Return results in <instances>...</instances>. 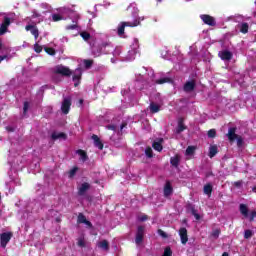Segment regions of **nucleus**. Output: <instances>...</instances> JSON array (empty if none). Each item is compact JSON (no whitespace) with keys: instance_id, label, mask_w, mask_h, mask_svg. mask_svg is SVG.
Returning a JSON list of instances; mask_svg holds the SVG:
<instances>
[{"instance_id":"f257e3e1","label":"nucleus","mask_w":256,"mask_h":256,"mask_svg":"<svg viewBox=\"0 0 256 256\" xmlns=\"http://www.w3.org/2000/svg\"><path fill=\"white\" fill-rule=\"evenodd\" d=\"M54 73L56 75H62V77H71L73 75V71L62 64L55 66Z\"/></svg>"},{"instance_id":"f03ea898","label":"nucleus","mask_w":256,"mask_h":256,"mask_svg":"<svg viewBox=\"0 0 256 256\" xmlns=\"http://www.w3.org/2000/svg\"><path fill=\"white\" fill-rule=\"evenodd\" d=\"M139 20H134L133 22H122L120 26H118V35L122 37L125 35V28L126 27H137L139 25Z\"/></svg>"},{"instance_id":"7ed1b4c3","label":"nucleus","mask_w":256,"mask_h":256,"mask_svg":"<svg viewBox=\"0 0 256 256\" xmlns=\"http://www.w3.org/2000/svg\"><path fill=\"white\" fill-rule=\"evenodd\" d=\"M11 239H13V232L9 231V232H3L0 234V247H2V249H5L7 247V245L9 244V241H11Z\"/></svg>"},{"instance_id":"20e7f679","label":"nucleus","mask_w":256,"mask_h":256,"mask_svg":"<svg viewBox=\"0 0 256 256\" xmlns=\"http://www.w3.org/2000/svg\"><path fill=\"white\" fill-rule=\"evenodd\" d=\"M72 76V81H74V87H79L81 83V77L83 76V69L81 68H76Z\"/></svg>"},{"instance_id":"39448f33","label":"nucleus","mask_w":256,"mask_h":256,"mask_svg":"<svg viewBox=\"0 0 256 256\" xmlns=\"http://www.w3.org/2000/svg\"><path fill=\"white\" fill-rule=\"evenodd\" d=\"M145 237V226H138L136 231L135 243L136 245H141Z\"/></svg>"},{"instance_id":"423d86ee","label":"nucleus","mask_w":256,"mask_h":256,"mask_svg":"<svg viewBox=\"0 0 256 256\" xmlns=\"http://www.w3.org/2000/svg\"><path fill=\"white\" fill-rule=\"evenodd\" d=\"M200 19L205 23V25H209L210 27H215L217 25L215 18L209 14L200 15Z\"/></svg>"},{"instance_id":"0eeeda50","label":"nucleus","mask_w":256,"mask_h":256,"mask_svg":"<svg viewBox=\"0 0 256 256\" xmlns=\"http://www.w3.org/2000/svg\"><path fill=\"white\" fill-rule=\"evenodd\" d=\"M9 25H11V18L5 16L3 18L2 24L0 26V37L2 35H5V33H7L8 29H9Z\"/></svg>"},{"instance_id":"6e6552de","label":"nucleus","mask_w":256,"mask_h":256,"mask_svg":"<svg viewBox=\"0 0 256 256\" xmlns=\"http://www.w3.org/2000/svg\"><path fill=\"white\" fill-rule=\"evenodd\" d=\"M61 111L64 115H69V111H71V98H64L62 101Z\"/></svg>"},{"instance_id":"1a4fd4ad","label":"nucleus","mask_w":256,"mask_h":256,"mask_svg":"<svg viewBox=\"0 0 256 256\" xmlns=\"http://www.w3.org/2000/svg\"><path fill=\"white\" fill-rule=\"evenodd\" d=\"M89 189H91V184H89L88 182H84L80 185V187H78L77 194L79 195V197H83L85 196V193L89 191Z\"/></svg>"},{"instance_id":"9d476101","label":"nucleus","mask_w":256,"mask_h":256,"mask_svg":"<svg viewBox=\"0 0 256 256\" xmlns=\"http://www.w3.org/2000/svg\"><path fill=\"white\" fill-rule=\"evenodd\" d=\"M25 29L27 31H30L31 35H33V37L35 38V40L37 41V39H39V28H37L36 25H26Z\"/></svg>"},{"instance_id":"9b49d317","label":"nucleus","mask_w":256,"mask_h":256,"mask_svg":"<svg viewBox=\"0 0 256 256\" xmlns=\"http://www.w3.org/2000/svg\"><path fill=\"white\" fill-rule=\"evenodd\" d=\"M179 235H180L182 245H187V241H189V236L187 235V228L185 227L180 228Z\"/></svg>"},{"instance_id":"f8f14e48","label":"nucleus","mask_w":256,"mask_h":256,"mask_svg":"<svg viewBox=\"0 0 256 256\" xmlns=\"http://www.w3.org/2000/svg\"><path fill=\"white\" fill-rule=\"evenodd\" d=\"M219 57L222 59V61H231L233 59V53L229 50H223L219 52Z\"/></svg>"},{"instance_id":"ddd939ff","label":"nucleus","mask_w":256,"mask_h":256,"mask_svg":"<svg viewBox=\"0 0 256 256\" xmlns=\"http://www.w3.org/2000/svg\"><path fill=\"white\" fill-rule=\"evenodd\" d=\"M183 91L185 93H191L195 91V81H187L183 86Z\"/></svg>"},{"instance_id":"4468645a","label":"nucleus","mask_w":256,"mask_h":256,"mask_svg":"<svg viewBox=\"0 0 256 256\" xmlns=\"http://www.w3.org/2000/svg\"><path fill=\"white\" fill-rule=\"evenodd\" d=\"M237 29H239L240 33H243V35H247V33H249V23L242 22L237 25Z\"/></svg>"},{"instance_id":"2eb2a0df","label":"nucleus","mask_w":256,"mask_h":256,"mask_svg":"<svg viewBox=\"0 0 256 256\" xmlns=\"http://www.w3.org/2000/svg\"><path fill=\"white\" fill-rule=\"evenodd\" d=\"M92 139L94 140V146L97 147V149H99L100 151H103V142L101 141V138H99V136L93 134L92 135Z\"/></svg>"},{"instance_id":"dca6fc26","label":"nucleus","mask_w":256,"mask_h":256,"mask_svg":"<svg viewBox=\"0 0 256 256\" xmlns=\"http://www.w3.org/2000/svg\"><path fill=\"white\" fill-rule=\"evenodd\" d=\"M186 129H187V126H185L183 118H180L178 120V126L176 128L177 135H179L180 133H183V131H185Z\"/></svg>"},{"instance_id":"f3484780","label":"nucleus","mask_w":256,"mask_h":256,"mask_svg":"<svg viewBox=\"0 0 256 256\" xmlns=\"http://www.w3.org/2000/svg\"><path fill=\"white\" fill-rule=\"evenodd\" d=\"M237 132V128L236 127H231L228 130V139L229 141L233 142L235 141L236 137H238L239 135L236 134Z\"/></svg>"},{"instance_id":"a211bd4d","label":"nucleus","mask_w":256,"mask_h":256,"mask_svg":"<svg viewBox=\"0 0 256 256\" xmlns=\"http://www.w3.org/2000/svg\"><path fill=\"white\" fill-rule=\"evenodd\" d=\"M173 194V186H171V182H166L164 186V197H169Z\"/></svg>"},{"instance_id":"6ab92c4d","label":"nucleus","mask_w":256,"mask_h":256,"mask_svg":"<svg viewBox=\"0 0 256 256\" xmlns=\"http://www.w3.org/2000/svg\"><path fill=\"white\" fill-rule=\"evenodd\" d=\"M51 137L53 141H57V139H63L64 141H66L67 134H65V132H60V133L53 132Z\"/></svg>"},{"instance_id":"aec40b11","label":"nucleus","mask_w":256,"mask_h":256,"mask_svg":"<svg viewBox=\"0 0 256 256\" xmlns=\"http://www.w3.org/2000/svg\"><path fill=\"white\" fill-rule=\"evenodd\" d=\"M218 153L219 148H217V145H212L209 147L208 157H210V159H213V157H215V155H217Z\"/></svg>"},{"instance_id":"412c9836","label":"nucleus","mask_w":256,"mask_h":256,"mask_svg":"<svg viewBox=\"0 0 256 256\" xmlns=\"http://www.w3.org/2000/svg\"><path fill=\"white\" fill-rule=\"evenodd\" d=\"M162 143H163V138H160V140L158 142H153V144H152L153 149L155 151H159V152L163 151Z\"/></svg>"},{"instance_id":"4be33fe9","label":"nucleus","mask_w":256,"mask_h":256,"mask_svg":"<svg viewBox=\"0 0 256 256\" xmlns=\"http://www.w3.org/2000/svg\"><path fill=\"white\" fill-rule=\"evenodd\" d=\"M181 161V158L179 157V154H176L174 157L170 159V164L172 167H179V163Z\"/></svg>"},{"instance_id":"5701e85b","label":"nucleus","mask_w":256,"mask_h":256,"mask_svg":"<svg viewBox=\"0 0 256 256\" xmlns=\"http://www.w3.org/2000/svg\"><path fill=\"white\" fill-rule=\"evenodd\" d=\"M156 85H163L165 83H173V79H171L170 77H164V78H160L157 79L155 81Z\"/></svg>"},{"instance_id":"b1692460","label":"nucleus","mask_w":256,"mask_h":256,"mask_svg":"<svg viewBox=\"0 0 256 256\" xmlns=\"http://www.w3.org/2000/svg\"><path fill=\"white\" fill-rule=\"evenodd\" d=\"M203 191L204 195H208V197H210V195L213 193V185H211V183L204 185Z\"/></svg>"},{"instance_id":"393cba45","label":"nucleus","mask_w":256,"mask_h":256,"mask_svg":"<svg viewBox=\"0 0 256 256\" xmlns=\"http://www.w3.org/2000/svg\"><path fill=\"white\" fill-rule=\"evenodd\" d=\"M240 213L243 217H249V208H247V205L240 204Z\"/></svg>"},{"instance_id":"a878e982","label":"nucleus","mask_w":256,"mask_h":256,"mask_svg":"<svg viewBox=\"0 0 256 256\" xmlns=\"http://www.w3.org/2000/svg\"><path fill=\"white\" fill-rule=\"evenodd\" d=\"M150 111L151 113H159L161 111V107L157 104H155V102H151L150 103Z\"/></svg>"},{"instance_id":"bb28decb","label":"nucleus","mask_w":256,"mask_h":256,"mask_svg":"<svg viewBox=\"0 0 256 256\" xmlns=\"http://www.w3.org/2000/svg\"><path fill=\"white\" fill-rule=\"evenodd\" d=\"M77 154L80 156L81 161H87L89 156H87V152L85 150L79 149L77 150Z\"/></svg>"},{"instance_id":"cd10ccee","label":"nucleus","mask_w":256,"mask_h":256,"mask_svg":"<svg viewBox=\"0 0 256 256\" xmlns=\"http://www.w3.org/2000/svg\"><path fill=\"white\" fill-rule=\"evenodd\" d=\"M98 247L104 249L105 251H109V242L107 240H103L98 244Z\"/></svg>"},{"instance_id":"c85d7f7f","label":"nucleus","mask_w":256,"mask_h":256,"mask_svg":"<svg viewBox=\"0 0 256 256\" xmlns=\"http://www.w3.org/2000/svg\"><path fill=\"white\" fill-rule=\"evenodd\" d=\"M80 36L82 37V39H84V41H89L91 39V34L87 31L81 32Z\"/></svg>"},{"instance_id":"c756f323","label":"nucleus","mask_w":256,"mask_h":256,"mask_svg":"<svg viewBox=\"0 0 256 256\" xmlns=\"http://www.w3.org/2000/svg\"><path fill=\"white\" fill-rule=\"evenodd\" d=\"M77 171H79V168L77 166L73 167L70 171H69V178L73 179V177H75V175H77Z\"/></svg>"},{"instance_id":"7c9ffc66","label":"nucleus","mask_w":256,"mask_h":256,"mask_svg":"<svg viewBox=\"0 0 256 256\" xmlns=\"http://www.w3.org/2000/svg\"><path fill=\"white\" fill-rule=\"evenodd\" d=\"M86 221H87V217H85L83 213H79L77 217V223L81 224V223H85Z\"/></svg>"},{"instance_id":"2f4dec72","label":"nucleus","mask_w":256,"mask_h":256,"mask_svg":"<svg viewBox=\"0 0 256 256\" xmlns=\"http://www.w3.org/2000/svg\"><path fill=\"white\" fill-rule=\"evenodd\" d=\"M145 155H146V157H148L149 159H151V158L153 157V149H152L150 146L146 147V149H145Z\"/></svg>"},{"instance_id":"473e14b6","label":"nucleus","mask_w":256,"mask_h":256,"mask_svg":"<svg viewBox=\"0 0 256 256\" xmlns=\"http://www.w3.org/2000/svg\"><path fill=\"white\" fill-rule=\"evenodd\" d=\"M52 21H54V23L63 21V16H61V14H52Z\"/></svg>"},{"instance_id":"72a5a7b5","label":"nucleus","mask_w":256,"mask_h":256,"mask_svg":"<svg viewBox=\"0 0 256 256\" xmlns=\"http://www.w3.org/2000/svg\"><path fill=\"white\" fill-rule=\"evenodd\" d=\"M84 67H85V69H91V67H93V60L85 59Z\"/></svg>"},{"instance_id":"f704fd0d","label":"nucleus","mask_w":256,"mask_h":256,"mask_svg":"<svg viewBox=\"0 0 256 256\" xmlns=\"http://www.w3.org/2000/svg\"><path fill=\"white\" fill-rule=\"evenodd\" d=\"M197 148L195 146H188L186 149V155H193Z\"/></svg>"},{"instance_id":"c9c22d12","label":"nucleus","mask_w":256,"mask_h":256,"mask_svg":"<svg viewBox=\"0 0 256 256\" xmlns=\"http://www.w3.org/2000/svg\"><path fill=\"white\" fill-rule=\"evenodd\" d=\"M253 237V230H245L244 231V239H251Z\"/></svg>"},{"instance_id":"e433bc0d","label":"nucleus","mask_w":256,"mask_h":256,"mask_svg":"<svg viewBox=\"0 0 256 256\" xmlns=\"http://www.w3.org/2000/svg\"><path fill=\"white\" fill-rule=\"evenodd\" d=\"M219 235H221V230L220 229H215L211 233V237H214V239H219Z\"/></svg>"},{"instance_id":"4c0bfd02","label":"nucleus","mask_w":256,"mask_h":256,"mask_svg":"<svg viewBox=\"0 0 256 256\" xmlns=\"http://www.w3.org/2000/svg\"><path fill=\"white\" fill-rule=\"evenodd\" d=\"M191 213L192 215L195 217L196 221H199L201 219V215H199V213H197V210L195 208H191Z\"/></svg>"},{"instance_id":"58836bf2","label":"nucleus","mask_w":256,"mask_h":256,"mask_svg":"<svg viewBox=\"0 0 256 256\" xmlns=\"http://www.w3.org/2000/svg\"><path fill=\"white\" fill-rule=\"evenodd\" d=\"M45 52L48 54V55H55L57 52L55 51V48H51V47H46L45 48Z\"/></svg>"},{"instance_id":"ea45409f","label":"nucleus","mask_w":256,"mask_h":256,"mask_svg":"<svg viewBox=\"0 0 256 256\" xmlns=\"http://www.w3.org/2000/svg\"><path fill=\"white\" fill-rule=\"evenodd\" d=\"M217 136V131L215 129H210L208 131V137H210V139H214V137Z\"/></svg>"},{"instance_id":"a19ab883","label":"nucleus","mask_w":256,"mask_h":256,"mask_svg":"<svg viewBox=\"0 0 256 256\" xmlns=\"http://www.w3.org/2000/svg\"><path fill=\"white\" fill-rule=\"evenodd\" d=\"M236 140H237V147L239 148L243 147V137L238 135V137H236Z\"/></svg>"},{"instance_id":"79ce46f5","label":"nucleus","mask_w":256,"mask_h":256,"mask_svg":"<svg viewBox=\"0 0 256 256\" xmlns=\"http://www.w3.org/2000/svg\"><path fill=\"white\" fill-rule=\"evenodd\" d=\"M158 235H160V237L163 239H167L169 237L162 229H158Z\"/></svg>"},{"instance_id":"37998d69","label":"nucleus","mask_w":256,"mask_h":256,"mask_svg":"<svg viewBox=\"0 0 256 256\" xmlns=\"http://www.w3.org/2000/svg\"><path fill=\"white\" fill-rule=\"evenodd\" d=\"M34 51L35 53H41V51H43V47L39 46V44H35L34 45Z\"/></svg>"},{"instance_id":"c03bdc74","label":"nucleus","mask_w":256,"mask_h":256,"mask_svg":"<svg viewBox=\"0 0 256 256\" xmlns=\"http://www.w3.org/2000/svg\"><path fill=\"white\" fill-rule=\"evenodd\" d=\"M255 217H256V211L253 210V211L250 213L249 221H250V222L255 221Z\"/></svg>"},{"instance_id":"a18cd8bd","label":"nucleus","mask_w":256,"mask_h":256,"mask_svg":"<svg viewBox=\"0 0 256 256\" xmlns=\"http://www.w3.org/2000/svg\"><path fill=\"white\" fill-rule=\"evenodd\" d=\"M67 31H74V29H77V24H71L66 26Z\"/></svg>"},{"instance_id":"49530a36","label":"nucleus","mask_w":256,"mask_h":256,"mask_svg":"<svg viewBox=\"0 0 256 256\" xmlns=\"http://www.w3.org/2000/svg\"><path fill=\"white\" fill-rule=\"evenodd\" d=\"M27 111H29V102H24V106H23L24 115L27 114Z\"/></svg>"},{"instance_id":"de8ad7c7","label":"nucleus","mask_w":256,"mask_h":256,"mask_svg":"<svg viewBox=\"0 0 256 256\" xmlns=\"http://www.w3.org/2000/svg\"><path fill=\"white\" fill-rule=\"evenodd\" d=\"M31 17H32V19H37V18L41 17V14L34 10L32 12V16Z\"/></svg>"},{"instance_id":"09e8293b","label":"nucleus","mask_w":256,"mask_h":256,"mask_svg":"<svg viewBox=\"0 0 256 256\" xmlns=\"http://www.w3.org/2000/svg\"><path fill=\"white\" fill-rule=\"evenodd\" d=\"M243 186V180H239L234 182V187H237L238 189Z\"/></svg>"},{"instance_id":"8fccbe9b","label":"nucleus","mask_w":256,"mask_h":256,"mask_svg":"<svg viewBox=\"0 0 256 256\" xmlns=\"http://www.w3.org/2000/svg\"><path fill=\"white\" fill-rule=\"evenodd\" d=\"M106 128L109 129V131H117V126L113 124L106 126Z\"/></svg>"},{"instance_id":"3c124183","label":"nucleus","mask_w":256,"mask_h":256,"mask_svg":"<svg viewBox=\"0 0 256 256\" xmlns=\"http://www.w3.org/2000/svg\"><path fill=\"white\" fill-rule=\"evenodd\" d=\"M77 245H78V247H85V240L79 239Z\"/></svg>"},{"instance_id":"603ef678","label":"nucleus","mask_w":256,"mask_h":256,"mask_svg":"<svg viewBox=\"0 0 256 256\" xmlns=\"http://www.w3.org/2000/svg\"><path fill=\"white\" fill-rule=\"evenodd\" d=\"M84 225H87V227H88L89 229H93V223H91V221H89V220H86L85 223H84Z\"/></svg>"},{"instance_id":"864d4df0","label":"nucleus","mask_w":256,"mask_h":256,"mask_svg":"<svg viewBox=\"0 0 256 256\" xmlns=\"http://www.w3.org/2000/svg\"><path fill=\"white\" fill-rule=\"evenodd\" d=\"M109 44L108 43H102L100 48L98 49V53H101V49L107 47Z\"/></svg>"},{"instance_id":"5fc2aeb1","label":"nucleus","mask_w":256,"mask_h":256,"mask_svg":"<svg viewBox=\"0 0 256 256\" xmlns=\"http://www.w3.org/2000/svg\"><path fill=\"white\" fill-rule=\"evenodd\" d=\"M125 127H127V122H122V124L120 125V131H123Z\"/></svg>"},{"instance_id":"6e6d98bb","label":"nucleus","mask_w":256,"mask_h":256,"mask_svg":"<svg viewBox=\"0 0 256 256\" xmlns=\"http://www.w3.org/2000/svg\"><path fill=\"white\" fill-rule=\"evenodd\" d=\"M148 219V216L147 215H143L141 218H140V221H147Z\"/></svg>"},{"instance_id":"4d7b16f0","label":"nucleus","mask_w":256,"mask_h":256,"mask_svg":"<svg viewBox=\"0 0 256 256\" xmlns=\"http://www.w3.org/2000/svg\"><path fill=\"white\" fill-rule=\"evenodd\" d=\"M5 59H7V55L0 56V63H1L2 61H5Z\"/></svg>"},{"instance_id":"13d9d810","label":"nucleus","mask_w":256,"mask_h":256,"mask_svg":"<svg viewBox=\"0 0 256 256\" xmlns=\"http://www.w3.org/2000/svg\"><path fill=\"white\" fill-rule=\"evenodd\" d=\"M6 129L10 132L13 133V131H15V129L13 127H6Z\"/></svg>"},{"instance_id":"bf43d9fd","label":"nucleus","mask_w":256,"mask_h":256,"mask_svg":"<svg viewBox=\"0 0 256 256\" xmlns=\"http://www.w3.org/2000/svg\"><path fill=\"white\" fill-rule=\"evenodd\" d=\"M222 256H229V253L224 252V253L222 254Z\"/></svg>"},{"instance_id":"052dcab7","label":"nucleus","mask_w":256,"mask_h":256,"mask_svg":"<svg viewBox=\"0 0 256 256\" xmlns=\"http://www.w3.org/2000/svg\"><path fill=\"white\" fill-rule=\"evenodd\" d=\"M158 1V3H161V1H163V0H157Z\"/></svg>"},{"instance_id":"680f3d73","label":"nucleus","mask_w":256,"mask_h":256,"mask_svg":"<svg viewBox=\"0 0 256 256\" xmlns=\"http://www.w3.org/2000/svg\"><path fill=\"white\" fill-rule=\"evenodd\" d=\"M95 183H96V184L99 183V180H96Z\"/></svg>"},{"instance_id":"e2e57ef3","label":"nucleus","mask_w":256,"mask_h":256,"mask_svg":"<svg viewBox=\"0 0 256 256\" xmlns=\"http://www.w3.org/2000/svg\"><path fill=\"white\" fill-rule=\"evenodd\" d=\"M93 51H95V47L93 48Z\"/></svg>"}]
</instances>
